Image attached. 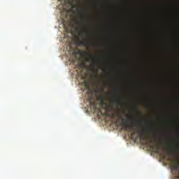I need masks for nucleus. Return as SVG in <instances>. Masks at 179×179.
I'll list each match as a JSON object with an SVG mask.
<instances>
[{
	"label": "nucleus",
	"mask_w": 179,
	"mask_h": 179,
	"mask_svg": "<svg viewBox=\"0 0 179 179\" xmlns=\"http://www.w3.org/2000/svg\"><path fill=\"white\" fill-rule=\"evenodd\" d=\"M113 90L114 92H117V87H113Z\"/></svg>",
	"instance_id": "9"
},
{
	"label": "nucleus",
	"mask_w": 179,
	"mask_h": 179,
	"mask_svg": "<svg viewBox=\"0 0 179 179\" xmlns=\"http://www.w3.org/2000/svg\"><path fill=\"white\" fill-rule=\"evenodd\" d=\"M120 104V101L118 98H113L110 101V106H119Z\"/></svg>",
	"instance_id": "5"
},
{
	"label": "nucleus",
	"mask_w": 179,
	"mask_h": 179,
	"mask_svg": "<svg viewBox=\"0 0 179 179\" xmlns=\"http://www.w3.org/2000/svg\"><path fill=\"white\" fill-rule=\"evenodd\" d=\"M160 150V147L158 144L155 145V152L159 153Z\"/></svg>",
	"instance_id": "7"
},
{
	"label": "nucleus",
	"mask_w": 179,
	"mask_h": 179,
	"mask_svg": "<svg viewBox=\"0 0 179 179\" xmlns=\"http://www.w3.org/2000/svg\"><path fill=\"white\" fill-rule=\"evenodd\" d=\"M96 73H97V71H96Z\"/></svg>",
	"instance_id": "13"
},
{
	"label": "nucleus",
	"mask_w": 179,
	"mask_h": 179,
	"mask_svg": "<svg viewBox=\"0 0 179 179\" xmlns=\"http://www.w3.org/2000/svg\"><path fill=\"white\" fill-rule=\"evenodd\" d=\"M88 60L90 61H92V62L90 63V66L92 68H94L96 66V62L97 61V57H96L95 55H90Z\"/></svg>",
	"instance_id": "3"
},
{
	"label": "nucleus",
	"mask_w": 179,
	"mask_h": 179,
	"mask_svg": "<svg viewBox=\"0 0 179 179\" xmlns=\"http://www.w3.org/2000/svg\"><path fill=\"white\" fill-rule=\"evenodd\" d=\"M99 91H100V92H104V87H101V88L99 89Z\"/></svg>",
	"instance_id": "10"
},
{
	"label": "nucleus",
	"mask_w": 179,
	"mask_h": 179,
	"mask_svg": "<svg viewBox=\"0 0 179 179\" xmlns=\"http://www.w3.org/2000/svg\"><path fill=\"white\" fill-rule=\"evenodd\" d=\"M151 143H154L153 140H151Z\"/></svg>",
	"instance_id": "12"
},
{
	"label": "nucleus",
	"mask_w": 179,
	"mask_h": 179,
	"mask_svg": "<svg viewBox=\"0 0 179 179\" xmlns=\"http://www.w3.org/2000/svg\"><path fill=\"white\" fill-rule=\"evenodd\" d=\"M118 117L120 119H122V124L124 127L126 129H133L134 122L132 117L129 116L127 119H124V117H122L121 115H118Z\"/></svg>",
	"instance_id": "2"
},
{
	"label": "nucleus",
	"mask_w": 179,
	"mask_h": 179,
	"mask_svg": "<svg viewBox=\"0 0 179 179\" xmlns=\"http://www.w3.org/2000/svg\"><path fill=\"white\" fill-rule=\"evenodd\" d=\"M175 169H176V170H178V166H174Z\"/></svg>",
	"instance_id": "11"
},
{
	"label": "nucleus",
	"mask_w": 179,
	"mask_h": 179,
	"mask_svg": "<svg viewBox=\"0 0 179 179\" xmlns=\"http://www.w3.org/2000/svg\"><path fill=\"white\" fill-rule=\"evenodd\" d=\"M135 109H137L138 104L137 103H133L132 105Z\"/></svg>",
	"instance_id": "8"
},
{
	"label": "nucleus",
	"mask_w": 179,
	"mask_h": 179,
	"mask_svg": "<svg viewBox=\"0 0 179 179\" xmlns=\"http://www.w3.org/2000/svg\"><path fill=\"white\" fill-rule=\"evenodd\" d=\"M106 98H101V105H106Z\"/></svg>",
	"instance_id": "6"
},
{
	"label": "nucleus",
	"mask_w": 179,
	"mask_h": 179,
	"mask_svg": "<svg viewBox=\"0 0 179 179\" xmlns=\"http://www.w3.org/2000/svg\"><path fill=\"white\" fill-rule=\"evenodd\" d=\"M138 134L140 137V140H142L143 141H145L147 140L148 137L145 130H138Z\"/></svg>",
	"instance_id": "4"
},
{
	"label": "nucleus",
	"mask_w": 179,
	"mask_h": 179,
	"mask_svg": "<svg viewBox=\"0 0 179 179\" xmlns=\"http://www.w3.org/2000/svg\"><path fill=\"white\" fill-rule=\"evenodd\" d=\"M81 15V18L83 20V22L80 24L81 27V32H80V35L83 37V39L80 41V44L81 45H85V47H89L90 45V43L87 38H85V34L87 33V31H85V11H79Z\"/></svg>",
	"instance_id": "1"
}]
</instances>
